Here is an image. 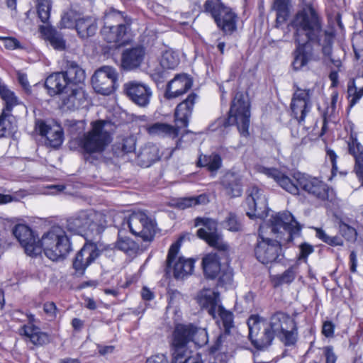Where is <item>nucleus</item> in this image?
<instances>
[{"label":"nucleus","instance_id":"25","mask_svg":"<svg viewBox=\"0 0 363 363\" xmlns=\"http://www.w3.org/2000/svg\"><path fill=\"white\" fill-rule=\"evenodd\" d=\"M349 152L354 157V172L363 187V146L358 142L356 135L351 134L347 141Z\"/></svg>","mask_w":363,"mask_h":363},{"label":"nucleus","instance_id":"52","mask_svg":"<svg viewBox=\"0 0 363 363\" xmlns=\"http://www.w3.org/2000/svg\"><path fill=\"white\" fill-rule=\"evenodd\" d=\"M352 47L355 57L359 60L362 56L363 52V35H356L352 38Z\"/></svg>","mask_w":363,"mask_h":363},{"label":"nucleus","instance_id":"29","mask_svg":"<svg viewBox=\"0 0 363 363\" xmlns=\"http://www.w3.org/2000/svg\"><path fill=\"white\" fill-rule=\"evenodd\" d=\"M229 252L228 256H224L218 250V253H210L203 257L202 259V266L204 274L209 279L216 278L220 272V259H228Z\"/></svg>","mask_w":363,"mask_h":363},{"label":"nucleus","instance_id":"17","mask_svg":"<svg viewBox=\"0 0 363 363\" xmlns=\"http://www.w3.org/2000/svg\"><path fill=\"white\" fill-rule=\"evenodd\" d=\"M246 193L245 204L247 215L250 218H262L267 208V201L263 191L253 186H250Z\"/></svg>","mask_w":363,"mask_h":363},{"label":"nucleus","instance_id":"4","mask_svg":"<svg viewBox=\"0 0 363 363\" xmlns=\"http://www.w3.org/2000/svg\"><path fill=\"white\" fill-rule=\"evenodd\" d=\"M111 130L112 124L109 121H93L89 130L70 140L69 147L89 155L100 154L112 141Z\"/></svg>","mask_w":363,"mask_h":363},{"label":"nucleus","instance_id":"57","mask_svg":"<svg viewBox=\"0 0 363 363\" xmlns=\"http://www.w3.org/2000/svg\"><path fill=\"white\" fill-rule=\"evenodd\" d=\"M300 255L298 259H306L311 253L313 252V247L312 245L308 243H302L300 245Z\"/></svg>","mask_w":363,"mask_h":363},{"label":"nucleus","instance_id":"28","mask_svg":"<svg viewBox=\"0 0 363 363\" xmlns=\"http://www.w3.org/2000/svg\"><path fill=\"white\" fill-rule=\"evenodd\" d=\"M145 57V50L142 46L125 49L121 57V66L123 69L131 70L138 67Z\"/></svg>","mask_w":363,"mask_h":363},{"label":"nucleus","instance_id":"33","mask_svg":"<svg viewBox=\"0 0 363 363\" xmlns=\"http://www.w3.org/2000/svg\"><path fill=\"white\" fill-rule=\"evenodd\" d=\"M63 73L71 86H81L86 79L85 71L73 61L67 62V70Z\"/></svg>","mask_w":363,"mask_h":363},{"label":"nucleus","instance_id":"51","mask_svg":"<svg viewBox=\"0 0 363 363\" xmlns=\"http://www.w3.org/2000/svg\"><path fill=\"white\" fill-rule=\"evenodd\" d=\"M218 277V284L220 286H225L230 284L233 281V269L228 267L220 269Z\"/></svg>","mask_w":363,"mask_h":363},{"label":"nucleus","instance_id":"6","mask_svg":"<svg viewBox=\"0 0 363 363\" xmlns=\"http://www.w3.org/2000/svg\"><path fill=\"white\" fill-rule=\"evenodd\" d=\"M40 253L52 261L65 257L71 250V245L65 230L60 226L52 227L38 240Z\"/></svg>","mask_w":363,"mask_h":363},{"label":"nucleus","instance_id":"22","mask_svg":"<svg viewBox=\"0 0 363 363\" xmlns=\"http://www.w3.org/2000/svg\"><path fill=\"white\" fill-rule=\"evenodd\" d=\"M259 172L274 180L285 191L297 195L299 193V185L294 179V174L291 178L275 168L260 167Z\"/></svg>","mask_w":363,"mask_h":363},{"label":"nucleus","instance_id":"49","mask_svg":"<svg viewBox=\"0 0 363 363\" xmlns=\"http://www.w3.org/2000/svg\"><path fill=\"white\" fill-rule=\"evenodd\" d=\"M12 115L2 111L0 115V138L6 135L11 128V118Z\"/></svg>","mask_w":363,"mask_h":363},{"label":"nucleus","instance_id":"1","mask_svg":"<svg viewBox=\"0 0 363 363\" xmlns=\"http://www.w3.org/2000/svg\"><path fill=\"white\" fill-rule=\"evenodd\" d=\"M291 26L294 30V39L298 45L293 62L295 69H300L311 60V52L306 50L309 43L320 46L323 53L330 54L333 33L323 29L322 18L311 5H306L296 13Z\"/></svg>","mask_w":363,"mask_h":363},{"label":"nucleus","instance_id":"43","mask_svg":"<svg viewBox=\"0 0 363 363\" xmlns=\"http://www.w3.org/2000/svg\"><path fill=\"white\" fill-rule=\"evenodd\" d=\"M347 94L351 106H354L363 96V86L359 88L354 79L350 80L347 84Z\"/></svg>","mask_w":363,"mask_h":363},{"label":"nucleus","instance_id":"26","mask_svg":"<svg viewBox=\"0 0 363 363\" xmlns=\"http://www.w3.org/2000/svg\"><path fill=\"white\" fill-rule=\"evenodd\" d=\"M45 86L50 96L67 94L71 86L63 72L53 73L48 76Z\"/></svg>","mask_w":363,"mask_h":363},{"label":"nucleus","instance_id":"54","mask_svg":"<svg viewBox=\"0 0 363 363\" xmlns=\"http://www.w3.org/2000/svg\"><path fill=\"white\" fill-rule=\"evenodd\" d=\"M76 21L73 18V14L71 13H67L64 14L60 21L61 28H70L76 24Z\"/></svg>","mask_w":363,"mask_h":363},{"label":"nucleus","instance_id":"58","mask_svg":"<svg viewBox=\"0 0 363 363\" xmlns=\"http://www.w3.org/2000/svg\"><path fill=\"white\" fill-rule=\"evenodd\" d=\"M324 354L325 357V363H335L337 356L333 352L331 347H326L324 348Z\"/></svg>","mask_w":363,"mask_h":363},{"label":"nucleus","instance_id":"39","mask_svg":"<svg viewBox=\"0 0 363 363\" xmlns=\"http://www.w3.org/2000/svg\"><path fill=\"white\" fill-rule=\"evenodd\" d=\"M0 96L5 102V107L2 111L11 114L13 108L18 104L17 97L5 85H0Z\"/></svg>","mask_w":363,"mask_h":363},{"label":"nucleus","instance_id":"27","mask_svg":"<svg viewBox=\"0 0 363 363\" xmlns=\"http://www.w3.org/2000/svg\"><path fill=\"white\" fill-rule=\"evenodd\" d=\"M197 301L202 308L206 309L213 318H216V311L221 306L218 293L211 289L202 290L198 295Z\"/></svg>","mask_w":363,"mask_h":363},{"label":"nucleus","instance_id":"31","mask_svg":"<svg viewBox=\"0 0 363 363\" xmlns=\"http://www.w3.org/2000/svg\"><path fill=\"white\" fill-rule=\"evenodd\" d=\"M220 184L226 194L231 197L240 196L242 194L241 177L235 172H226L220 179Z\"/></svg>","mask_w":363,"mask_h":363},{"label":"nucleus","instance_id":"5","mask_svg":"<svg viewBox=\"0 0 363 363\" xmlns=\"http://www.w3.org/2000/svg\"><path fill=\"white\" fill-rule=\"evenodd\" d=\"M196 99L197 95L191 93L184 101L177 105L174 113L176 125L157 122L145 125V130L152 136L177 138L180 128L188 125Z\"/></svg>","mask_w":363,"mask_h":363},{"label":"nucleus","instance_id":"9","mask_svg":"<svg viewBox=\"0 0 363 363\" xmlns=\"http://www.w3.org/2000/svg\"><path fill=\"white\" fill-rule=\"evenodd\" d=\"M267 321L274 335L285 345L289 346L295 344L298 332L296 323L293 317L283 311H277L273 313Z\"/></svg>","mask_w":363,"mask_h":363},{"label":"nucleus","instance_id":"30","mask_svg":"<svg viewBox=\"0 0 363 363\" xmlns=\"http://www.w3.org/2000/svg\"><path fill=\"white\" fill-rule=\"evenodd\" d=\"M40 134L45 136L48 144L53 147H58L63 141V131L60 125L50 127L43 121L37 123Z\"/></svg>","mask_w":363,"mask_h":363},{"label":"nucleus","instance_id":"20","mask_svg":"<svg viewBox=\"0 0 363 363\" xmlns=\"http://www.w3.org/2000/svg\"><path fill=\"white\" fill-rule=\"evenodd\" d=\"M124 91L133 103L140 107H146L150 104L152 94L148 86L136 81L125 83Z\"/></svg>","mask_w":363,"mask_h":363},{"label":"nucleus","instance_id":"37","mask_svg":"<svg viewBox=\"0 0 363 363\" xmlns=\"http://www.w3.org/2000/svg\"><path fill=\"white\" fill-rule=\"evenodd\" d=\"M298 264H295L288 268L282 274L274 276L272 278V281L274 282V286H278L280 285L291 283L296 278V276L298 273Z\"/></svg>","mask_w":363,"mask_h":363},{"label":"nucleus","instance_id":"62","mask_svg":"<svg viewBox=\"0 0 363 363\" xmlns=\"http://www.w3.org/2000/svg\"><path fill=\"white\" fill-rule=\"evenodd\" d=\"M18 80L22 87L28 91L30 89V85L28 81L27 75L23 73H18Z\"/></svg>","mask_w":363,"mask_h":363},{"label":"nucleus","instance_id":"7","mask_svg":"<svg viewBox=\"0 0 363 363\" xmlns=\"http://www.w3.org/2000/svg\"><path fill=\"white\" fill-rule=\"evenodd\" d=\"M107 224L105 216L93 210L80 211L67 220V229L74 234L82 235L87 231H99Z\"/></svg>","mask_w":363,"mask_h":363},{"label":"nucleus","instance_id":"24","mask_svg":"<svg viewBox=\"0 0 363 363\" xmlns=\"http://www.w3.org/2000/svg\"><path fill=\"white\" fill-rule=\"evenodd\" d=\"M191 86L192 81L186 74H177L167 84L164 96L168 99L178 97L186 93Z\"/></svg>","mask_w":363,"mask_h":363},{"label":"nucleus","instance_id":"41","mask_svg":"<svg viewBox=\"0 0 363 363\" xmlns=\"http://www.w3.org/2000/svg\"><path fill=\"white\" fill-rule=\"evenodd\" d=\"M116 247L126 253H134L138 248V245L130 238L123 237L121 231L118 232V239L116 243Z\"/></svg>","mask_w":363,"mask_h":363},{"label":"nucleus","instance_id":"19","mask_svg":"<svg viewBox=\"0 0 363 363\" xmlns=\"http://www.w3.org/2000/svg\"><path fill=\"white\" fill-rule=\"evenodd\" d=\"M13 234L24 248L26 253L31 257L40 255V247L32 230L24 224L16 225Z\"/></svg>","mask_w":363,"mask_h":363},{"label":"nucleus","instance_id":"38","mask_svg":"<svg viewBox=\"0 0 363 363\" xmlns=\"http://www.w3.org/2000/svg\"><path fill=\"white\" fill-rule=\"evenodd\" d=\"M208 202V196L203 194L197 196L180 198L176 201L175 206L180 209H185L197 205L206 204Z\"/></svg>","mask_w":363,"mask_h":363},{"label":"nucleus","instance_id":"10","mask_svg":"<svg viewBox=\"0 0 363 363\" xmlns=\"http://www.w3.org/2000/svg\"><path fill=\"white\" fill-rule=\"evenodd\" d=\"M203 6L204 11L211 14L218 27L225 34L230 35L236 30V14L220 0H207Z\"/></svg>","mask_w":363,"mask_h":363},{"label":"nucleus","instance_id":"44","mask_svg":"<svg viewBox=\"0 0 363 363\" xmlns=\"http://www.w3.org/2000/svg\"><path fill=\"white\" fill-rule=\"evenodd\" d=\"M315 235L325 243L331 246H342L343 240L338 236H329L322 228H315Z\"/></svg>","mask_w":363,"mask_h":363},{"label":"nucleus","instance_id":"11","mask_svg":"<svg viewBox=\"0 0 363 363\" xmlns=\"http://www.w3.org/2000/svg\"><path fill=\"white\" fill-rule=\"evenodd\" d=\"M249 338L255 347L263 350L269 347L276 336L267 320L251 315L247 320Z\"/></svg>","mask_w":363,"mask_h":363},{"label":"nucleus","instance_id":"3","mask_svg":"<svg viewBox=\"0 0 363 363\" xmlns=\"http://www.w3.org/2000/svg\"><path fill=\"white\" fill-rule=\"evenodd\" d=\"M189 342H193L198 347L205 345L208 342L207 332L205 329L191 324L177 325L172 341V363H225L222 361L221 357L213 355L205 359L196 361L195 357L188 355L186 346Z\"/></svg>","mask_w":363,"mask_h":363},{"label":"nucleus","instance_id":"56","mask_svg":"<svg viewBox=\"0 0 363 363\" xmlns=\"http://www.w3.org/2000/svg\"><path fill=\"white\" fill-rule=\"evenodd\" d=\"M4 42V45L6 48L13 50L20 48L19 41L15 38L11 37H3L0 38Z\"/></svg>","mask_w":363,"mask_h":363},{"label":"nucleus","instance_id":"61","mask_svg":"<svg viewBox=\"0 0 363 363\" xmlns=\"http://www.w3.org/2000/svg\"><path fill=\"white\" fill-rule=\"evenodd\" d=\"M277 11V22L284 23L288 16V9H274Z\"/></svg>","mask_w":363,"mask_h":363},{"label":"nucleus","instance_id":"34","mask_svg":"<svg viewBox=\"0 0 363 363\" xmlns=\"http://www.w3.org/2000/svg\"><path fill=\"white\" fill-rule=\"evenodd\" d=\"M40 33L44 38L56 50H62L65 48V41L62 35L54 28L49 26H40Z\"/></svg>","mask_w":363,"mask_h":363},{"label":"nucleus","instance_id":"21","mask_svg":"<svg viewBox=\"0 0 363 363\" xmlns=\"http://www.w3.org/2000/svg\"><path fill=\"white\" fill-rule=\"evenodd\" d=\"M121 17L119 13L106 14L104 18V26L101 29V35L108 43H118L126 33L127 26L123 23L113 25L115 18Z\"/></svg>","mask_w":363,"mask_h":363},{"label":"nucleus","instance_id":"2","mask_svg":"<svg viewBox=\"0 0 363 363\" xmlns=\"http://www.w3.org/2000/svg\"><path fill=\"white\" fill-rule=\"evenodd\" d=\"M301 226L288 211L272 215L268 222L260 225L254 252L264 264L276 262L282 255L281 244L299 235Z\"/></svg>","mask_w":363,"mask_h":363},{"label":"nucleus","instance_id":"40","mask_svg":"<svg viewBox=\"0 0 363 363\" xmlns=\"http://www.w3.org/2000/svg\"><path fill=\"white\" fill-rule=\"evenodd\" d=\"M179 63V55L172 50H167L162 52L160 65L164 69H173Z\"/></svg>","mask_w":363,"mask_h":363},{"label":"nucleus","instance_id":"42","mask_svg":"<svg viewBox=\"0 0 363 363\" xmlns=\"http://www.w3.org/2000/svg\"><path fill=\"white\" fill-rule=\"evenodd\" d=\"M219 317L224 328L225 332L229 333L230 329L234 327L233 314L226 311L222 306L216 311V317Z\"/></svg>","mask_w":363,"mask_h":363},{"label":"nucleus","instance_id":"53","mask_svg":"<svg viewBox=\"0 0 363 363\" xmlns=\"http://www.w3.org/2000/svg\"><path fill=\"white\" fill-rule=\"evenodd\" d=\"M122 151L124 152H131L135 150V140L133 136H129L123 138L121 143L119 144Z\"/></svg>","mask_w":363,"mask_h":363},{"label":"nucleus","instance_id":"13","mask_svg":"<svg viewBox=\"0 0 363 363\" xmlns=\"http://www.w3.org/2000/svg\"><path fill=\"white\" fill-rule=\"evenodd\" d=\"M182 239L183 238L181 237L178 241L171 245L167 258V269H169L172 267L174 277L177 279H184L191 274L194 267L191 259L177 257Z\"/></svg>","mask_w":363,"mask_h":363},{"label":"nucleus","instance_id":"18","mask_svg":"<svg viewBox=\"0 0 363 363\" xmlns=\"http://www.w3.org/2000/svg\"><path fill=\"white\" fill-rule=\"evenodd\" d=\"M312 91L309 89L297 88L294 93L291 108L298 123H303L311 108Z\"/></svg>","mask_w":363,"mask_h":363},{"label":"nucleus","instance_id":"12","mask_svg":"<svg viewBox=\"0 0 363 363\" xmlns=\"http://www.w3.org/2000/svg\"><path fill=\"white\" fill-rule=\"evenodd\" d=\"M195 226H202L197 230V235L200 238L205 240L210 246L223 253L224 256H228L230 247L222 236L216 233L217 223L214 220L198 217L195 219Z\"/></svg>","mask_w":363,"mask_h":363},{"label":"nucleus","instance_id":"15","mask_svg":"<svg viewBox=\"0 0 363 363\" xmlns=\"http://www.w3.org/2000/svg\"><path fill=\"white\" fill-rule=\"evenodd\" d=\"M118 74L114 68L104 66L98 69L91 77V83L96 92L109 95L116 89Z\"/></svg>","mask_w":363,"mask_h":363},{"label":"nucleus","instance_id":"55","mask_svg":"<svg viewBox=\"0 0 363 363\" xmlns=\"http://www.w3.org/2000/svg\"><path fill=\"white\" fill-rule=\"evenodd\" d=\"M43 310L49 320H53L56 318L57 309L53 302H47L44 303Z\"/></svg>","mask_w":363,"mask_h":363},{"label":"nucleus","instance_id":"64","mask_svg":"<svg viewBox=\"0 0 363 363\" xmlns=\"http://www.w3.org/2000/svg\"><path fill=\"white\" fill-rule=\"evenodd\" d=\"M350 260L351 263L350 266V271L353 273L356 272L357 271V255L354 251H352L350 255Z\"/></svg>","mask_w":363,"mask_h":363},{"label":"nucleus","instance_id":"23","mask_svg":"<svg viewBox=\"0 0 363 363\" xmlns=\"http://www.w3.org/2000/svg\"><path fill=\"white\" fill-rule=\"evenodd\" d=\"M99 254L100 252L95 244H85L75 256L73 261L74 269L83 274L86 267L99 256Z\"/></svg>","mask_w":363,"mask_h":363},{"label":"nucleus","instance_id":"32","mask_svg":"<svg viewBox=\"0 0 363 363\" xmlns=\"http://www.w3.org/2000/svg\"><path fill=\"white\" fill-rule=\"evenodd\" d=\"M63 106L68 109L78 108L86 99L85 92L82 86H70L67 94L61 96Z\"/></svg>","mask_w":363,"mask_h":363},{"label":"nucleus","instance_id":"59","mask_svg":"<svg viewBox=\"0 0 363 363\" xmlns=\"http://www.w3.org/2000/svg\"><path fill=\"white\" fill-rule=\"evenodd\" d=\"M322 333L327 337H332L334 333V325L333 323L330 321L325 322L323 325Z\"/></svg>","mask_w":363,"mask_h":363},{"label":"nucleus","instance_id":"60","mask_svg":"<svg viewBox=\"0 0 363 363\" xmlns=\"http://www.w3.org/2000/svg\"><path fill=\"white\" fill-rule=\"evenodd\" d=\"M146 363H168V360L164 354H159L148 358Z\"/></svg>","mask_w":363,"mask_h":363},{"label":"nucleus","instance_id":"48","mask_svg":"<svg viewBox=\"0 0 363 363\" xmlns=\"http://www.w3.org/2000/svg\"><path fill=\"white\" fill-rule=\"evenodd\" d=\"M224 226L228 230L237 232L241 230L242 225L237 216L230 213L224 222Z\"/></svg>","mask_w":363,"mask_h":363},{"label":"nucleus","instance_id":"47","mask_svg":"<svg viewBox=\"0 0 363 363\" xmlns=\"http://www.w3.org/2000/svg\"><path fill=\"white\" fill-rule=\"evenodd\" d=\"M339 232L348 241L354 242L357 239L356 230L342 221L339 223Z\"/></svg>","mask_w":363,"mask_h":363},{"label":"nucleus","instance_id":"50","mask_svg":"<svg viewBox=\"0 0 363 363\" xmlns=\"http://www.w3.org/2000/svg\"><path fill=\"white\" fill-rule=\"evenodd\" d=\"M222 160L219 155L212 154L208 156L207 169L214 176L215 173L221 167Z\"/></svg>","mask_w":363,"mask_h":363},{"label":"nucleus","instance_id":"14","mask_svg":"<svg viewBox=\"0 0 363 363\" xmlns=\"http://www.w3.org/2000/svg\"><path fill=\"white\" fill-rule=\"evenodd\" d=\"M130 232L150 241L155 233V223L145 213L139 211L132 213L126 221Z\"/></svg>","mask_w":363,"mask_h":363},{"label":"nucleus","instance_id":"35","mask_svg":"<svg viewBox=\"0 0 363 363\" xmlns=\"http://www.w3.org/2000/svg\"><path fill=\"white\" fill-rule=\"evenodd\" d=\"M75 28L82 38L92 36L97 30L96 19L90 16L80 18L76 21Z\"/></svg>","mask_w":363,"mask_h":363},{"label":"nucleus","instance_id":"45","mask_svg":"<svg viewBox=\"0 0 363 363\" xmlns=\"http://www.w3.org/2000/svg\"><path fill=\"white\" fill-rule=\"evenodd\" d=\"M330 31L333 33V38L331 39V43L330 44V54L323 53V55L326 57H328V59L333 65V66L340 70V67H342V57H344V52L340 49L335 50L333 52L332 51V44L334 38V33L333 30Z\"/></svg>","mask_w":363,"mask_h":363},{"label":"nucleus","instance_id":"63","mask_svg":"<svg viewBox=\"0 0 363 363\" xmlns=\"http://www.w3.org/2000/svg\"><path fill=\"white\" fill-rule=\"evenodd\" d=\"M155 150V147H145L140 152V157H141L143 159L147 158L148 161H152L154 160V158L152 157L149 156V153L151 152V150Z\"/></svg>","mask_w":363,"mask_h":363},{"label":"nucleus","instance_id":"16","mask_svg":"<svg viewBox=\"0 0 363 363\" xmlns=\"http://www.w3.org/2000/svg\"><path fill=\"white\" fill-rule=\"evenodd\" d=\"M294 179L300 188L309 195L321 201L329 199L330 190L323 182L300 172L294 174Z\"/></svg>","mask_w":363,"mask_h":363},{"label":"nucleus","instance_id":"46","mask_svg":"<svg viewBox=\"0 0 363 363\" xmlns=\"http://www.w3.org/2000/svg\"><path fill=\"white\" fill-rule=\"evenodd\" d=\"M51 4L49 0H38L37 13L42 22L46 23L50 14Z\"/></svg>","mask_w":363,"mask_h":363},{"label":"nucleus","instance_id":"36","mask_svg":"<svg viewBox=\"0 0 363 363\" xmlns=\"http://www.w3.org/2000/svg\"><path fill=\"white\" fill-rule=\"evenodd\" d=\"M23 334L35 345H43L50 342L49 335L41 332L40 328L33 325H24L22 328Z\"/></svg>","mask_w":363,"mask_h":363},{"label":"nucleus","instance_id":"8","mask_svg":"<svg viewBox=\"0 0 363 363\" xmlns=\"http://www.w3.org/2000/svg\"><path fill=\"white\" fill-rule=\"evenodd\" d=\"M250 104L242 92H237L232 101L228 117L219 121L225 127L236 125L241 135L247 136L250 126Z\"/></svg>","mask_w":363,"mask_h":363}]
</instances>
